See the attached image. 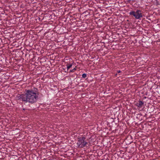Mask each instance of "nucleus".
<instances>
[{
    "instance_id": "1",
    "label": "nucleus",
    "mask_w": 160,
    "mask_h": 160,
    "mask_svg": "<svg viewBox=\"0 0 160 160\" xmlns=\"http://www.w3.org/2000/svg\"><path fill=\"white\" fill-rule=\"evenodd\" d=\"M38 95V89L33 88L30 89L26 90L25 93L20 95L19 97L23 101L33 103L37 102Z\"/></svg>"
},
{
    "instance_id": "2",
    "label": "nucleus",
    "mask_w": 160,
    "mask_h": 160,
    "mask_svg": "<svg viewBox=\"0 0 160 160\" xmlns=\"http://www.w3.org/2000/svg\"><path fill=\"white\" fill-rule=\"evenodd\" d=\"M77 145L79 148H83L86 147L88 144L86 138L84 137H80L78 138Z\"/></svg>"
},
{
    "instance_id": "3",
    "label": "nucleus",
    "mask_w": 160,
    "mask_h": 160,
    "mask_svg": "<svg viewBox=\"0 0 160 160\" xmlns=\"http://www.w3.org/2000/svg\"><path fill=\"white\" fill-rule=\"evenodd\" d=\"M129 14L133 15L137 19H140L142 17L141 11L139 10H137L136 12L131 11L129 12Z\"/></svg>"
},
{
    "instance_id": "4",
    "label": "nucleus",
    "mask_w": 160,
    "mask_h": 160,
    "mask_svg": "<svg viewBox=\"0 0 160 160\" xmlns=\"http://www.w3.org/2000/svg\"><path fill=\"white\" fill-rule=\"evenodd\" d=\"M143 104V103L142 101H139L138 103L137 104V106L139 107H141L142 106Z\"/></svg>"
},
{
    "instance_id": "5",
    "label": "nucleus",
    "mask_w": 160,
    "mask_h": 160,
    "mask_svg": "<svg viewBox=\"0 0 160 160\" xmlns=\"http://www.w3.org/2000/svg\"><path fill=\"white\" fill-rule=\"evenodd\" d=\"M72 64H69L67 65V70H68L72 66Z\"/></svg>"
},
{
    "instance_id": "6",
    "label": "nucleus",
    "mask_w": 160,
    "mask_h": 160,
    "mask_svg": "<svg viewBox=\"0 0 160 160\" xmlns=\"http://www.w3.org/2000/svg\"><path fill=\"white\" fill-rule=\"evenodd\" d=\"M82 77L83 78H85L87 77V74L85 73H83L82 75Z\"/></svg>"
},
{
    "instance_id": "7",
    "label": "nucleus",
    "mask_w": 160,
    "mask_h": 160,
    "mask_svg": "<svg viewBox=\"0 0 160 160\" xmlns=\"http://www.w3.org/2000/svg\"><path fill=\"white\" fill-rule=\"evenodd\" d=\"M76 70V68H75L73 69L70 70V72H74V71H75Z\"/></svg>"
},
{
    "instance_id": "8",
    "label": "nucleus",
    "mask_w": 160,
    "mask_h": 160,
    "mask_svg": "<svg viewBox=\"0 0 160 160\" xmlns=\"http://www.w3.org/2000/svg\"><path fill=\"white\" fill-rule=\"evenodd\" d=\"M117 72L118 73H119L120 72H121V71L120 70H118V71H117Z\"/></svg>"
},
{
    "instance_id": "9",
    "label": "nucleus",
    "mask_w": 160,
    "mask_h": 160,
    "mask_svg": "<svg viewBox=\"0 0 160 160\" xmlns=\"http://www.w3.org/2000/svg\"><path fill=\"white\" fill-rule=\"evenodd\" d=\"M129 0L130 1H131V0Z\"/></svg>"
}]
</instances>
